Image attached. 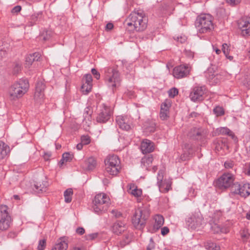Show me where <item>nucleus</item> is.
<instances>
[{
	"label": "nucleus",
	"mask_w": 250,
	"mask_h": 250,
	"mask_svg": "<svg viewBox=\"0 0 250 250\" xmlns=\"http://www.w3.org/2000/svg\"><path fill=\"white\" fill-rule=\"evenodd\" d=\"M105 80L113 92L120 86L122 81L121 74L116 66H108L104 69Z\"/></svg>",
	"instance_id": "1"
},
{
	"label": "nucleus",
	"mask_w": 250,
	"mask_h": 250,
	"mask_svg": "<svg viewBox=\"0 0 250 250\" xmlns=\"http://www.w3.org/2000/svg\"><path fill=\"white\" fill-rule=\"evenodd\" d=\"M29 86V83L26 79H20L9 87L8 93L10 99L15 100L21 97L27 91Z\"/></svg>",
	"instance_id": "2"
},
{
	"label": "nucleus",
	"mask_w": 250,
	"mask_h": 250,
	"mask_svg": "<svg viewBox=\"0 0 250 250\" xmlns=\"http://www.w3.org/2000/svg\"><path fill=\"white\" fill-rule=\"evenodd\" d=\"M109 204V197L104 193H99L93 200V211L98 214H101L107 210Z\"/></svg>",
	"instance_id": "3"
},
{
	"label": "nucleus",
	"mask_w": 250,
	"mask_h": 250,
	"mask_svg": "<svg viewBox=\"0 0 250 250\" xmlns=\"http://www.w3.org/2000/svg\"><path fill=\"white\" fill-rule=\"evenodd\" d=\"M213 18L208 14H203L199 16L195 22V25L200 33H205L210 32L213 29Z\"/></svg>",
	"instance_id": "4"
},
{
	"label": "nucleus",
	"mask_w": 250,
	"mask_h": 250,
	"mask_svg": "<svg viewBox=\"0 0 250 250\" xmlns=\"http://www.w3.org/2000/svg\"><path fill=\"white\" fill-rule=\"evenodd\" d=\"M104 163L105 170L110 175H117L121 169L120 161L117 155H108L105 159Z\"/></svg>",
	"instance_id": "5"
},
{
	"label": "nucleus",
	"mask_w": 250,
	"mask_h": 250,
	"mask_svg": "<svg viewBox=\"0 0 250 250\" xmlns=\"http://www.w3.org/2000/svg\"><path fill=\"white\" fill-rule=\"evenodd\" d=\"M148 216V213L146 210L138 208L135 210L132 217V224L136 229H141L145 226Z\"/></svg>",
	"instance_id": "6"
},
{
	"label": "nucleus",
	"mask_w": 250,
	"mask_h": 250,
	"mask_svg": "<svg viewBox=\"0 0 250 250\" xmlns=\"http://www.w3.org/2000/svg\"><path fill=\"white\" fill-rule=\"evenodd\" d=\"M203 217L199 211L195 212L186 218V224L191 229H195L201 226Z\"/></svg>",
	"instance_id": "7"
},
{
	"label": "nucleus",
	"mask_w": 250,
	"mask_h": 250,
	"mask_svg": "<svg viewBox=\"0 0 250 250\" xmlns=\"http://www.w3.org/2000/svg\"><path fill=\"white\" fill-rule=\"evenodd\" d=\"M235 177L230 173H224L216 181V185L220 189H227L234 183Z\"/></svg>",
	"instance_id": "8"
},
{
	"label": "nucleus",
	"mask_w": 250,
	"mask_h": 250,
	"mask_svg": "<svg viewBox=\"0 0 250 250\" xmlns=\"http://www.w3.org/2000/svg\"><path fill=\"white\" fill-rule=\"evenodd\" d=\"M208 134V132L206 129L194 127L191 129L188 136L193 140L203 142L207 138Z\"/></svg>",
	"instance_id": "9"
},
{
	"label": "nucleus",
	"mask_w": 250,
	"mask_h": 250,
	"mask_svg": "<svg viewBox=\"0 0 250 250\" xmlns=\"http://www.w3.org/2000/svg\"><path fill=\"white\" fill-rule=\"evenodd\" d=\"M206 92L205 86H197L194 87L191 90L189 98L191 101L197 102L204 99V95Z\"/></svg>",
	"instance_id": "10"
},
{
	"label": "nucleus",
	"mask_w": 250,
	"mask_h": 250,
	"mask_svg": "<svg viewBox=\"0 0 250 250\" xmlns=\"http://www.w3.org/2000/svg\"><path fill=\"white\" fill-rule=\"evenodd\" d=\"M190 71V67L188 64H181L176 66L173 70V75L176 79L187 77Z\"/></svg>",
	"instance_id": "11"
},
{
	"label": "nucleus",
	"mask_w": 250,
	"mask_h": 250,
	"mask_svg": "<svg viewBox=\"0 0 250 250\" xmlns=\"http://www.w3.org/2000/svg\"><path fill=\"white\" fill-rule=\"evenodd\" d=\"M238 26L243 36H250V17L242 18L238 21Z\"/></svg>",
	"instance_id": "12"
},
{
	"label": "nucleus",
	"mask_w": 250,
	"mask_h": 250,
	"mask_svg": "<svg viewBox=\"0 0 250 250\" xmlns=\"http://www.w3.org/2000/svg\"><path fill=\"white\" fill-rule=\"evenodd\" d=\"M144 11L141 9H135L132 11L128 17V20L129 21L127 22L128 26L135 25L137 26V22L140 20L141 17L144 16Z\"/></svg>",
	"instance_id": "13"
},
{
	"label": "nucleus",
	"mask_w": 250,
	"mask_h": 250,
	"mask_svg": "<svg viewBox=\"0 0 250 250\" xmlns=\"http://www.w3.org/2000/svg\"><path fill=\"white\" fill-rule=\"evenodd\" d=\"M111 116V109L105 104H103V108L96 118V121L99 123H105L108 121Z\"/></svg>",
	"instance_id": "14"
},
{
	"label": "nucleus",
	"mask_w": 250,
	"mask_h": 250,
	"mask_svg": "<svg viewBox=\"0 0 250 250\" xmlns=\"http://www.w3.org/2000/svg\"><path fill=\"white\" fill-rule=\"evenodd\" d=\"M45 87V85L43 82L39 81L37 83L34 95V99L36 102L41 103L42 101L44 95Z\"/></svg>",
	"instance_id": "15"
},
{
	"label": "nucleus",
	"mask_w": 250,
	"mask_h": 250,
	"mask_svg": "<svg viewBox=\"0 0 250 250\" xmlns=\"http://www.w3.org/2000/svg\"><path fill=\"white\" fill-rule=\"evenodd\" d=\"M116 120L119 127L122 129L129 131L132 128V125L127 117L122 116H117Z\"/></svg>",
	"instance_id": "16"
},
{
	"label": "nucleus",
	"mask_w": 250,
	"mask_h": 250,
	"mask_svg": "<svg viewBox=\"0 0 250 250\" xmlns=\"http://www.w3.org/2000/svg\"><path fill=\"white\" fill-rule=\"evenodd\" d=\"M96 160L93 157L85 159L81 163V167L86 171L92 170L96 167Z\"/></svg>",
	"instance_id": "17"
},
{
	"label": "nucleus",
	"mask_w": 250,
	"mask_h": 250,
	"mask_svg": "<svg viewBox=\"0 0 250 250\" xmlns=\"http://www.w3.org/2000/svg\"><path fill=\"white\" fill-rule=\"evenodd\" d=\"M127 191L128 193L131 194L135 197L137 198V201L141 202V198L142 195V190L141 188H138L136 185L134 184L130 183L127 185Z\"/></svg>",
	"instance_id": "18"
},
{
	"label": "nucleus",
	"mask_w": 250,
	"mask_h": 250,
	"mask_svg": "<svg viewBox=\"0 0 250 250\" xmlns=\"http://www.w3.org/2000/svg\"><path fill=\"white\" fill-rule=\"evenodd\" d=\"M154 149L153 143L148 139H144L141 144V150L143 154L149 153Z\"/></svg>",
	"instance_id": "19"
},
{
	"label": "nucleus",
	"mask_w": 250,
	"mask_h": 250,
	"mask_svg": "<svg viewBox=\"0 0 250 250\" xmlns=\"http://www.w3.org/2000/svg\"><path fill=\"white\" fill-rule=\"evenodd\" d=\"M170 106L169 102H165L162 104L160 112V118L162 120H167L169 118Z\"/></svg>",
	"instance_id": "20"
},
{
	"label": "nucleus",
	"mask_w": 250,
	"mask_h": 250,
	"mask_svg": "<svg viewBox=\"0 0 250 250\" xmlns=\"http://www.w3.org/2000/svg\"><path fill=\"white\" fill-rule=\"evenodd\" d=\"M209 224L210 225V229L213 233H227L229 231L228 228L222 227L212 220L210 221Z\"/></svg>",
	"instance_id": "21"
},
{
	"label": "nucleus",
	"mask_w": 250,
	"mask_h": 250,
	"mask_svg": "<svg viewBox=\"0 0 250 250\" xmlns=\"http://www.w3.org/2000/svg\"><path fill=\"white\" fill-rule=\"evenodd\" d=\"M193 150L192 146L189 144H186L183 148V153L180 157L182 161L188 160L192 156Z\"/></svg>",
	"instance_id": "22"
},
{
	"label": "nucleus",
	"mask_w": 250,
	"mask_h": 250,
	"mask_svg": "<svg viewBox=\"0 0 250 250\" xmlns=\"http://www.w3.org/2000/svg\"><path fill=\"white\" fill-rule=\"evenodd\" d=\"M85 83L82 86V89L84 94L89 93L92 87V78L90 74H85L84 76Z\"/></svg>",
	"instance_id": "23"
},
{
	"label": "nucleus",
	"mask_w": 250,
	"mask_h": 250,
	"mask_svg": "<svg viewBox=\"0 0 250 250\" xmlns=\"http://www.w3.org/2000/svg\"><path fill=\"white\" fill-rule=\"evenodd\" d=\"M126 229L125 223L124 222L117 221L112 226V231L116 234H121Z\"/></svg>",
	"instance_id": "24"
},
{
	"label": "nucleus",
	"mask_w": 250,
	"mask_h": 250,
	"mask_svg": "<svg viewBox=\"0 0 250 250\" xmlns=\"http://www.w3.org/2000/svg\"><path fill=\"white\" fill-rule=\"evenodd\" d=\"M48 186V183L46 181H42V182H36L34 185L33 190L35 193H40L45 192Z\"/></svg>",
	"instance_id": "25"
},
{
	"label": "nucleus",
	"mask_w": 250,
	"mask_h": 250,
	"mask_svg": "<svg viewBox=\"0 0 250 250\" xmlns=\"http://www.w3.org/2000/svg\"><path fill=\"white\" fill-rule=\"evenodd\" d=\"M148 19L146 16L145 13H144V16H143L140 20L137 22V26L135 25L134 29L138 32L143 31L145 30L147 25Z\"/></svg>",
	"instance_id": "26"
},
{
	"label": "nucleus",
	"mask_w": 250,
	"mask_h": 250,
	"mask_svg": "<svg viewBox=\"0 0 250 250\" xmlns=\"http://www.w3.org/2000/svg\"><path fill=\"white\" fill-rule=\"evenodd\" d=\"M41 55L38 52H35L27 55L25 58V67L29 68L33 62L35 61H38Z\"/></svg>",
	"instance_id": "27"
},
{
	"label": "nucleus",
	"mask_w": 250,
	"mask_h": 250,
	"mask_svg": "<svg viewBox=\"0 0 250 250\" xmlns=\"http://www.w3.org/2000/svg\"><path fill=\"white\" fill-rule=\"evenodd\" d=\"M67 248V243L63 238H61L57 240L51 250H66Z\"/></svg>",
	"instance_id": "28"
},
{
	"label": "nucleus",
	"mask_w": 250,
	"mask_h": 250,
	"mask_svg": "<svg viewBox=\"0 0 250 250\" xmlns=\"http://www.w3.org/2000/svg\"><path fill=\"white\" fill-rule=\"evenodd\" d=\"M155 223L153 225V229L156 231L160 229L164 223V218L161 215L157 214L154 216Z\"/></svg>",
	"instance_id": "29"
},
{
	"label": "nucleus",
	"mask_w": 250,
	"mask_h": 250,
	"mask_svg": "<svg viewBox=\"0 0 250 250\" xmlns=\"http://www.w3.org/2000/svg\"><path fill=\"white\" fill-rule=\"evenodd\" d=\"M10 153V148L4 143L0 141V161Z\"/></svg>",
	"instance_id": "30"
},
{
	"label": "nucleus",
	"mask_w": 250,
	"mask_h": 250,
	"mask_svg": "<svg viewBox=\"0 0 250 250\" xmlns=\"http://www.w3.org/2000/svg\"><path fill=\"white\" fill-rule=\"evenodd\" d=\"M153 161V157L151 155L145 156L141 160V165L143 168L148 169Z\"/></svg>",
	"instance_id": "31"
},
{
	"label": "nucleus",
	"mask_w": 250,
	"mask_h": 250,
	"mask_svg": "<svg viewBox=\"0 0 250 250\" xmlns=\"http://www.w3.org/2000/svg\"><path fill=\"white\" fill-rule=\"evenodd\" d=\"M11 224V217H1L0 220V229L4 230L7 229Z\"/></svg>",
	"instance_id": "32"
},
{
	"label": "nucleus",
	"mask_w": 250,
	"mask_h": 250,
	"mask_svg": "<svg viewBox=\"0 0 250 250\" xmlns=\"http://www.w3.org/2000/svg\"><path fill=\"white\" fill-rule=\"evenodd\" d=\"M132 237L133 234L131 232H128L126 233L124 235L123 239L120 241L119 246L121 248H123L126 245L129 244L132 240Z\"/></svg>",
	"instance_id": "33"
},
{
	"label": "nucleus",
	"mask_w": 250,
	"mask_h": 250,
	"mask_svg": "<svg viewBox=\"0 0 250 250\" xmlns=\"http://www.w3.org/2000/svg\"><path fill=\"white\" fill-rule=\"evenodd\" d=\"M240 191L241 196L248 197L250 194V184L249 183L241 184Z\"/></svg>",
	"instance_id": "34"
},
{
	"label": "nucleus",
	"mask_w": 250,
	"mask_h": 250,
	"mask_svg": "<svg viewBox=\"0 0 250 250\" xmlns=\"http://www.w3.org/2000/svg\"><path fill=\"white\" fill-rule=\"evenodd\" d=\"M216 132L218 134L227 135L230 136L232 139L235 137L234 133L227 127H221L216 129Z\"/></svg>",
	"instance_id": "35"
},
{
	"label": "nucleus",
	"mask_w": 250,
	"mask_h": 250,
	"mask_svg": "<svg viewBox=\"0 0 250 250\" xmlns=\"http://www.w3.org/2000/svg\"><path fill=\"white\" fill-rule=\"evenodd\" d=\"M240 187L241 184L239 183H233L230 187L231 192L235 194H238L240 195Z\"/></svg>",
	"instance_id": "36"
},
{
	"label": "nucleus",
	"mask_w": 250,
	"mask_h": 250,
	"mask_svg": "<svg viewBox=\"0 0 250 250\" xmlns=\"http://www.w3.org/2000/svg\"><path fill=\"white\" fill-rule=\"evenodd\" d=\"M205 247L208 250H220V247L210 241H207Z\"/></svg>",
	"instance_id": "37"
},
{
	"label": "nucleus",
	"mask_w": 250,
	"mask_h": 250,
	"mask_svg": "<svg viewBox=\"0 0 250 250\" xmlns=\"http://www.w3.org/2000/svg\"><path fill=\"white\" fill-rule=\"evenodd\" d=\"M73 157L74 155L73 154L69 152H65L62 154V159L60 162L61 163V164H62L64 162H70L72 160Z\"/></svg>",
	"instance_id": "38"
},
{
	"label": "nucleus",
	"mask_w": 250,
	"mask_h": 250,
	"mask_svg": "<svg viewBox=\"0 0 250 250\" xmlns=\"http://www.w3.org/2000/svg\"><path fill=\"white\" fill-rule=\"evenodd\" d=\"M73 194V191L71 188L67 189L64 192V201L66 203H69L72 200V195Z\"/></svg>",
	"instance_id": "39"
},
{
	"label": "nucleus",
	"mask_w": 250,
	"mask_h": 250,
	"mask_svg": "<svg viewBox=\"0 0 250 250\" xmlns=\"http://www.w3.org/2000/svg\"><path fill=\"white\" fill-rule=\"evenodd\" d=\"M42 18V13L38 12L33 14L31 17V24L30 25H33L36 23V22L40 21Z\"/></svg>",
	"instance_id": "40"
},
{
	"label": "nucleus",
	"mask_w": 250,
	"mask_h": 250,
	"mask_svg": "<svg viewBox=\"0 0 250 250\" xmlns=\"http://www.w3.org/2000/svg\"><path fill=\"white\" fill-rule=\"evenodd\" d=\"M213 113L216 116H221L224 115L225 111L223 107L218 106L213 109Z\"/></svg>",
	"instance_id": "41"
},
{
	"label": "nucleus",
	"mask_w": 250,
	"mask_h": 250,
	"mask_svg": "<svg viewBox=\"0 0 250 250\" xmlns=\"http://www.w3.org/2000/svg\"><path fill=\"white\" fill-rule=\"evenodd\" d=\"M8 207L6 206L1 205L0 206V212L1 214V217H10V216L8 214L7 212Z\"/></svg>",
	"instance_id": "42"
},
{
	"label": "nucleus",
	"mask_w": 250,
	"mask_h": 250,
	"mask_svg": "<svg viewBox=\"0 0 250 250\" xmlns=\"http://www.w3.org/2000/svg\"><path fill=\"white\" fill-rule=\"evenodd\" d=\"M46 247V240L43 239L39 240L37 250H44Z\"/></svg>",
	"instance_id": "43"
},
{
	"label": "nucleus",
	"mask_w": 250,
	"mask_h": 250,
	"mask_svg": "<svg viewBox=\"0 0 250 250\" xmlns=\"http://www.w3.org/2000/svg\"><path fill=\"white\" fill-rule=\"evenodd\" d=\"M169 97L174 98L178 93V90L177 88L173 87L169 89L168 91Z\"/></svg>",
	"instance_id": "44"
},
{
	"label": "nucleus",
	"mask_w": 250,
	"mask_h": 250,
	"mask_svg": "<svg viewBox=\"0 0 250 250\" xmlns=\"http://www.w3.org/2000/svg\"><path fill=\"white\" fill-rule=\"evenodd\" d=\"M81 142L84 145H86L90 143V137L87 135H83L81 137Z\"/></svg>",
	"instance_id": "45"
},
{
	"label": "nucleus",
	"mask_w": 250,
	"mask_h": 250,
	"mask_svg": "<svg viewBox=\"0 0 250 250\" xmlns=\"http://www.w3.org/2000/svg\"><path fill=\"white\" fill-rule=\"evenodd\" d=\"M222 50L226 56L229 54V47L227 43H224L222 44Z\"/></svg>",
	"instance_id": "46"
},
{
	"label": "nucleus",
	"mask_w": 250,
	"mask_h": 250,
	"mask_svg": "<svg viewBox=\"0 0 250 250\" xmlns=\"http://www.w3.org/2000/svg\"><path fill=\"white\" fill-rule=\"evenodd\" d=\"M98 236V233H93L87 234L85 236V239L87 240H92L96 238Z\"/></svg>",
	"instance_id": "47"
},
{
	"label": "nucleus",
	"mask_w": 250,
	"mask_h": 250,
	"mask_svg": "<svg viewBox=\"0 0 250 250\" xmlns=\"http://www.w3.org/2000/svg\"><path fill=\"white\" fill-rule=\"evenodd\" d=\"M163 179V176L162 174L160 173V172H159V173H158V176H157V184L160 188L162 186Z\"/></svg>",
	"instance_id": "48"
},
{
	"label": "nucleus",
	"mask_w": 250,
	"mask_h": 250,
	"mask_svg": "<svg viewBox=\"0 0 250 250\" xmlns=\"http://www.w3.org/2000/svg\"><path fill=\"white\" fill-rule=\"evenodd\" d=\"M155 248V243L152 238L149 239V242L146 247V250H152Z\"/></svg>",
	"instance_id": "49"
},
{
	"label": "nucleus",
	"mask_w": 250,
	"mask_h": 250,
	"mask_svg": "<svg viewBox=\"0 0 250 250\" xmlns=\"http://www.w3.org/2000/svg\"><path fill=\"white\" fill-rule=\"evenodd\" d=\"M156 125L154 123H152L150 125L147 126L146 130L150 132H154L155 130Z\"/></svg>",
	"instance_id": "50"
},
{
	"label": "nucleus",
	"mask_w": 250,
	"mask_h": 250,
	"mask_svg": "<svg viewBox=\"0 0 250 250\" xmlns=\"http://www.w3.org/2000/svg\"><path fill=\"white\" fill-rule=\"evenodd\" d=\"M234 166V163L231 161H227L224 163V167L226 168H231Z\"/></svg>",
	"instance_id": "51"
},
{
	"label": "nucleus",
	"mask_w": 250,
	"mask_h": 250,
	"mask_svg": "<svg viewBox=\"0 0 250 250\" xmlns=\"http://www.w3.org/2000/svg\"><path fill=\"white\" fill-rule=\"evenodd\" d=\"M46 35H44V33H42V37L44 41L48 40L51 36V33L50 31H46L45 32Z\"/></svg>",
	"instance_id": "52"
},
{
	"label": "nucleus",
	"mask_w": 250,
	"mask_h": 250,
	"mask_svg": "<svg viewBox=\"0 0 250 250\" xmlns=\"http://www.w3.org/2000/svg\"><path fill=\"white\" fill-rule=\"evenodd\" d=\"M91 73L97 80H99L100 79V74L96 69L92 68L91 69Z\"/></svg>",
	"instance_id": "53"
},
{
	"label": "nucleus",
	"mask_w": 250,
	"mask_h": 250,
	"mask_svg": "<svg viewBox=\"0 0 250 250\" xmlns=\"http://www.w3.org/2000/svg\"><path fill=\"white\" fill-rule=\"evenodd\" d=\"M21 6L20 5H17L12 8V9L11 10V12L13 14H17L21 10Z\"/></svg>",
	"instance_id": "54"
},
{
	"label": "nucleus",
	"mask_w": 250,
	"mask_h": 250,
	"mask_svg": "<svg viewBox=\"0 0 250 250\" xmlns=\"http://www.w3.org/2000/svg\"><path fill=\"white\" fill-rule=\"evenodd\" d=\"M111 213L116 218H119L122 215V214L120 211L115 209L112 210L111 211Z\"/></svg>",
	"instance_id": "55"
},
{
	"label": "nucleus",
	"mask_w": 250,
	"mask_h": 250,
	"mask_svg": "<svg viewBox=\"0 0 250 250\" xmlns=\"http://www.w3.org/2000/svg\"><path fill=\"white\" fill-rule=\"evenodd\" d=\"M185 53L186 56L189 58H193L194 57V53L189 50H186Z\"/></svg>",
	"instance_id": "56"
},
{
	"label": "nucleus",
	"mask_w": 250,
	"mask_h": 250,
	"mask_svg": "<svg viewBox=\"0 0 250 250\" xmlns=\"http://www.w3.org/2000/svg\"><path fill=\"white\" fill-rule=\"evenodd\" d=\"M169 231V229L167 227H164L161 229V234L163 236L167 235Z\"/></svg>",
	"instance_id": "57"
},
{
	"label": "nucleus",
	"mask_w": 250,
	"mask_h": 250,
	"mask_svg": "<svg viewBox=\"0 0 250 250\" xmlns=\"http://www.w3.org/2000/svg\"><path fill=\"white\" fill-rule=\"evenodd\" d=\"M84 232L85 230L83 228L80 227L77 228L76 229V232L80 235L84 234Z\"/></svg>",
	"instance_id": "58"
},
{
	"label": "nucleus",
	"mask_w": 250,
	"mask_h": 250,
	"mask_svg": "<svg viewBox=\"0 0 250 250\" xmlns=\"http://www.w3.org/2000/svg\"><path fill=\"white\" fill-rule=\"evenodd\" d=\"M241 237L242 238H243L244 239H248V238L249 237V234L248 232H245V231H243L241 233Z\"/></svg>",
	"instance_id": "59"
},
{
	"label": "nucleus",
	"mask_w": 250,
	"mask_h": 250,
	"mask_svg": "<svg viewBox=\"0 0 250 250\" xmlns=\"http://www.w3.org/2000/svg\"><path fill=\"white\" fill-rule=\"evenodd\" d=\"M113 27V24L112 23H108L105 26V29L106 30H110L112 29Z\"/></svg>",
	"instance_id": "60"
},
{
	"label": "nucleus",
	"mask_w": 250,
	"mask_h": 250,
	"mask_svg": "<svg viewBox=\"0 0 250 250\" xmlns=\"http://www.w3.org/2000/svg\"><path fill=\"white\" fill-rule=\"evenodd\" d=\"M177 40L178 42H179L181 43H183V42H184L186 41V39L185 37H178L177 38Z\"/></svg>",
	"instance_id": "61"
},
{
	"label": "nucleus",
	"mask_w": 250,
	"mask_h": 250,
	"mask_svg": "<svg viewBox=\"0 0 250 250\" xmlns=\"http://www.w3.org/2000/svg\"><path fill=\"white\" fill-rule=\"evenodd\" d=\"M70 250H85L84 247H74Z\"/></svg>",
	"instance_id": "62"
},
{
	"label": "nucleus",
	"mask_w": 250,
	"mask_h": 250,
	"mask_svg": "<svg viewBox=\"0 0 250 250\" xmlns=\"http://www.w3.org/2000/svg\"><path fill=\"white\" fill-rule=\"evenodd\" d=\"M227 2L230 4H236L238 2V0H226Z\"/></svg>",
	"instance_id": "63"
},
{
	"label": "nucleus",
	"mask_w": 250,
	"mask_h": 250,
	"mask_svg": "<svg viewBox=\"0 0 250 250\" xmlns=\"http://www.w3.org/2000/svg\"><path fill=\"white\" fill-rule=\"evenodd\" d=\"M21 70V65L19 64H16L14 68V71L18 73Z\"/></svg>",
	"instance_id": "64"
}]
</instances>
